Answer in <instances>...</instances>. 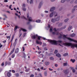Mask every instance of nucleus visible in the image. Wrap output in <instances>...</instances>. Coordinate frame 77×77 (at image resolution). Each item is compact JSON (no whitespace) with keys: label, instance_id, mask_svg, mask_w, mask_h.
Segmentation results:
<instances>
[{"label":"nucleus","instance_id":"f257e3e1","mask_svg":"<svg viewBox=\"0 0 77 77\" xmlns=\"http://www.w3.org/2000/svg\"><path fill=\"white\" fill-rule=\"evenodd\" d=\"M54 30L55 32V33L54 32H52L53 35H55V34L57 35H60L61 37H62V36H63L64 38H66V39H68V40H69V41H73V42H75V43H77V41L76 40L71 38L67 37L65 35L62 34V32H61L60 33H59V32H58L57 30H56V28H54Z\"/></svg>","mask_w":77,"mask_h":77},{"label":"nucleus","instance_id":"f03ea898","mask_svg":"<svg viewBox=\"0 0 77 77\" xmlns=\"http://www.w3.org/2000/svg\"><path fill=\"white\" fill-rule=\"evenodd\" d=\"M63 45L64 46H68V47H71L72 48H74V47H76L77 49V44L72 43H62V41H60V46L63 47Z\"/></svg>","mask_w":77,"mask_h":77},{"label":"nucleus","instance_id":"7ed1b4c3","mask_svg":"<svg viewBox=\"0 0 77 77\" xmlns=\"http://www.w3.org/2000/svg\"><path fill=\"white\" fill-rule=\"evenodd\" d=\"M53 15H55V17H56V16H57V13L56 11H53L49 15V17H52Z\"/></svg>","mask_w":77,"mask_h":77},{"label":"nucleus","instance_id":"20e7f679","mask_svg":"<svg viewBox=\"0 0 77 77\" xmlns=\"http://www.w3.org/2000/svg\"><path fill=\"white\" fill-rule=\"evenodd\" d=\"M29 14H27V17L28 18V20L29 21H32V22H35V20H32V17H29Z\"/></svg>","mask_w":77,"mask_h":77},{"label":"nucleus","instance_id":"39448f33","mask_svg":"<svg viewBox=\"0 0 77 77\" xmlns=\"http://www.w3.org/2000/svg\"><path fill=\"white\" fill-rule=\"evenodd\" d=\"M56 17H57L56 18H55V20L56 21H58L59 20V19L60 18V16H58L57 14V16H56Z\"/></svg>","mask_w":77,"mask_h":77},{"label":"nucleus","instance_id":"423d86ee","mask_svg":"<svg viewBox=\"0 0 77 77\" xmlns=\"http://www.w3.org/2000/svg\"><path fill=\"white\" fill-rule=\"evenodd\" d=\"M36 42L37 44H39L40 45L42 44V42H39L38 40H36Z\"/></svg>","mask_w":77,"mask_h":77},{"label":"nucleus","instance_id":"0eeeda50","mask_svg":"<svg viewBox=\"0 0 77 77\" xmlns=\"http://www.w3.org/2000/svg\"><path fill=\"white\" fill-rule=\"evenodd\" d=\"M56 8L54 7H52L50 9V12H53V11H54V10H55V9Z\"/></svg>","mask_w":77,"mask_h":77},{"label":"nucleus","instance_id":"6e6552de","mask_svg":"<svg viewBox=\"0 0 77 77\" xmlns=\"http://www.w3.org/2000/svg\"><path fill=\"white\" fill-rule=\"evenodd\" d=\"M21 30H22V31H23V32H26V31H27V30L21 28L19 31V32H21Z\"/></svg>","mask_w":77,"mask_h":77},{"label":"nucleus","instance_id":"1a4fd4ad","mask_svg":"<svg viewBox=\"0 0 77 77\" xmlns=\"http://www.w3.org/2000/svg\"><path fill=\"white\" fill-rule=\"evenodd\" d=\"M69 0H61V3H63L65 2H68Z\"/></svg>","mask_w":77,"mask_h":77},{"label":"nucleus","instance_id":"9d476101","mask_svg":"<svg viewBox=\"0 0 77 77\" xmlns=\"http://www.w3.org/2000/svg\"><path fill=\"white\" fill-rule=\"evenodd\" d=\"M51 21L52 23H55L56 22V19H55V18H53L51 19Z\"/></svg>","mask_w":77,"mask_h":77},{"label":"nucleus","instance_id":"9b49d317","mask_svg":"<svg viewBox=\"0 0 77 77\" xmlns=\"http://www.w3.org/2000/svg\"><path fill=\"white\" fill-rule=\"evenodd\" d=\"M75 36V34L74 33H73L70 35V36H71V37H73Z\"/></svg>","mask_w":77,"mask_h":77},{"label":"nucleus","instance_id":"f8f14e48","mask_svg":"<svg viewBox=\"0 0 77 77\" xmlns=\"http://www.w3.org/2000/svg\"><path fill=\"white\" fill-rule=\"evenodd\" d=\"M36 35H35L32 36V39H36Z\"/></svg>","mask_w":77,"mask_h":77},{"label":"nucleus","instance_id":"ddd939ff","mask_svg":"<svg viewBox=\"0 0 77 77\" xmlns=\"http://www.w3.org/2000/svg\"><path fill=\"white\" fill-rule=\"evenodd\" d=\"M56 56H57V57H61V55H60V54L58 53L56 54Z\"/></svg>","mask_w":77,"mask_h":77},{"label":"nucleus","instance_id":"4468645a","mask_svg":"<svg viewBox=\"0 0 77 77\" xmlns=\"http://www.w3.org/2000/svg\"><path fill=\"white\" fill-rule=\"evenodd\" d=\"M14 50H15V48H13L12 49V51H11V52L9 54L10 55H11L12 53H13L14 52Z\"/></svg>","mask_w":77,"mask_h":77},{"label":"nucleus","instance_id":"2eb2a0df","mask_svg":"<svg viewBox=\"0 0 77 77\" xmlns=\"http://www.w3.org/2000/svg\"><path fill=\"white\" fill-rule=\"evenodd\" d=\"M64 72L65 74H68L69 72V70L68 69H67L65 71H64Z\"/></svg>","mask_w":77,"mask_h":77},{"label":"nucleus","instance_id":"dca6fc26","mask_svg":"<svg viewBox=\"0 0 77 77\" xmlns=\"http://www.w3.org/2000/svg\"><path fill=\"white\" fill-rule=\"evenodd\" d=\"M18 50H19L18 48H17L15 51V53H18Z\"/></svg>","mask_w":77,"mask_h":77},{"label":"nucleus","instance_id":"f3484780","mask_svg":"<svg viewBox=\"0 0 77 77\" xmlns=\"http://www.w3.org/2000/svg\"><path fill=\"white\" fill-rule=\"evenodd\" d=\"M44 75L45 76L47 77V72L46 71L45 72H44Z\"/></svg>","mask_w":77,"mask_h":77},{"label":"nucleus","instance_id":"a211bd4d","mask_svg":"<svg viewBox=\"0 0 77 77\" xmlns=\"http://www.w3.org/2000/svg\"><path fill=\"white\" fill-rule=\"evenodd\" d=\"M36 37L38 38V40H40V39H41V36H38L37 35H36Z\"/></svg>","mask_w":77,"mask_h":77},{"label":"nucleus","instance_id":"6ab92c4d","mask_svg":"<svg viewBox=\"0 0 77 77\" xmlns=\"http://www.w3.org/2000/svg\"><path fill=\"white\" fill-rule=\"evenodd\" d=\"M72 26H69L68 28V30L69 31L70 30H71V29H72Z\"/></svg>","mask_w":77,"mask_h":77},{"label":"nucleus","instance_id":"aec40b11","mask_svg":"<svg viewBox=\"0 0 77 77\" xmlns=\"http://www.w3.org/2000/svg\"><path fill=\"white\" fill-rule=\"evenodd\" d=\"M70 60L71 62H72V63H74L75 61V60L74 59H71Z\"/></svg>","mask_w":77,"mask_h":77},{"label":"nucleus","instance_id":"412c9836","mask_svg":"<svg viewBox=\"0 0 77 77\" xmlns=\"http://www.w3.org/2000/svg\"><path fill=\"white\" fill-rule=\"evenodd\" d=\"M68 55V53H65L63 54V56L64 57L67 56Z\"/></svg>","mask_w":77,"mask_h":77},{"label":"nucleus","instance_id":"4be33fe9","mask_svg":"<svg viewBox=\"0 0 77 77\" xmlns=\"http://www.w3.org/2000/svg\"><path fill=\"white\" fill-rule=\"evenodd\" d=\"M49 64H50V63L49 62H47L45 63V65H46V66H48Z\"/></svg>","mask_w":77,"mask_h":77},{"label":"nucleus","instance_id":"5701e85b","mask_svg":"<svg viewBox=\"0 0 77 77\" xmlns=\"http://www.w3.org/2000/svg\"><path fill=\"white\" fill-rule=\"evenodd\" d=\"M21 18H23V19H25V20H27V18H26V17H25L23 16H22Z\"/></svg>","mask_w":77,"mask_h":77},{"label":"nucleus","instance_id":"b1692460","mask_svg":"<svg viewBox=\"0 0 77 77\" xmlns=\"http://www.w3.org/2000/svg\"><path fill=\"white\" fill-rule=\"evenodd\" d=\"M66 26H64L63 27H62L60 29V30H62V29H65L66 28Z\"/></svg>","mask_w":77,"mask_h":77},{"label":"nucleus","instance_id":"393cba45","mask_svg":"<svg viewBox=\"0 0 77 77\" xmlns=\"http://www.w3.org/2000/svg\"><path fill=\"white\" fill-rule=\"evenodd\" d=\"M7 75L9 77H11V73H10V72H8Z\"/></svg>","mask_w":77,"mask_h":77},{"label":"nucleus","instance_id":"a878e982","mask_svg":"<svg viewBox=\"0 0 77 77\" xmlns=\"http://www.w3.org/2000/svg\"><path fill=\"white\" fill-rule=\"evenodd\" d=\"M35 22H36V23H40V22H41V20H37L35 21Z\"/></svg>","mask_w":77,"mask_h":77},{"label":"nucleus","instance_id":"bb28decb","mask_svg":"<svg viewBox=\"0 0 77 77\" xmlns=\"http://www.w3.org/2000/svg\"><path fill=\"white\" fill-rule=\"evenodd\" d=\"M22 10L23 11H26V8L24 7H23L22 8Z\"/></svg>","mask_w":77,"mask_h":77},{"label":"nucleus","instance_id":"cd10ccee","mask_svg":"<svg viewBox=\"0 0 77 77\" xmlns=\"http://www.w3.org/2000/svg\"><path fill=\"white\" fill-rule=\"evenodd\" d=\"M68 20H69V19H68V18L65 19L64 20V22H65V23H66V22H67V21H68Z\"/></svg>","mask_w":77,"mask_h":77},{"label":"nucleus","instance_id":"c85d7f7f","mask_svg":"<svg viewBox=\"0 0 77 77\" xmlns=\"http://www.w3.org/2000/svg\"><path fill=\"white\" fill-rule=\"evenodd\" d=\"M15 15L16 16H17V17H18L19 18H20V15H18V14L15 13Z\"/></svg>","mask_w":77,"mask_h":77},{"label":"nucleus","instance_id":"c756f323","mask_svg":"<svg viewBox=\"0 0 77 77\" xmlns=\"http://www.w3.org/2000/svg\"><path fill=\"white\" fill-rule=\"evenodd\" d=\"M48 28H50V24L48 25V26H47L46 27V29H48Z\"/></svg>","mask_w":77,"mask_h":77},{"label":"nucleus","instance_id":"7c9ffc66","mask_svg":"<svg viewBox=\"0 0 77 77\" xmlns=\"http://www.w3.org/2000/svg\"><path fill=\"white\" fill-rule=\"evenodd\" d=\"M38 77H42V75L41 74V73H39L38 75Z\"/></svg>","mask_w":77,"mask_h":77},{"label":"nucleus","instance_id":"2f4dec72","mask_svg":"<svg viewBox=\"0 0 77 77\" xmlns=\"http://www.w3.org/2000/svg\"><path fill=\"white\" fill-rule=\"evenodd\" d=\"M23 57H26V54H25V53H23Z\"/></svg>","mask_w":77,"mask_h":77},{"label":"nucleus","instance_id":"473e14b6","mask_svg":"<svg viewBox=\"0 0 77 77\" xmlns=\"http://www.w3.org/2000/svg\"><path fill=\"white\" fill-rule=\"evenodd\" d=\"M50 59L51 60H54V58H53V57H50Z\"/></svg>","mask_w":77,"mask_h":77},{"label":"nucleus","instance_id":"72a5a7b5","mask_svg":"<svg viewBox=\"0 0 77 77\" xmlns=\"http://www.w3.org/2000/svg\"><path fill=\"white\" fill-rule=\"evenodd\" d=\"M50 32H52V31H53V27H51V28L50 29Z\"/></svg>","mask_w":77,"mask_h":77},{"label":"nucleus","instance_id":"f704fd0d","mask_svg":"<svg viewBox=\"0 0 77 77\" xmlns=\"http://www.w3.org/2000/svg\"><path fill=\"white\" fill-rule=\"evenodd\" d=\"M43 56L44 55L42 54H41L39 55V57H43Z\"/></svg>","mask_w":77,"mask_h":77},{"label":"nucleus","instance_id":"c9c22d12","mask_svg":"<svg viewBox=\"0 0 77 77\" xmlns=\"http://www.w3.org/2000/svg\"><path fill=\"white\" fill-rule=\"evenodd\" d=\"M41 5H42V4L41 3H40L39 6H38V8H40L41 7Z\"/></svg>","mask_w":77,"mask_h":77},{"label":"nucleus","instance_id":"e433bc0d","mask_svg":"<svg viewBox=\"0 0 77 77\" xmlns=\"http://www.w3.org/2000/svg\"><path fill=\"white\" fill-rule=\"evenodd\" d=\"M18 28V26H16L15 27L14 29V30L15 31L17 29V28Z\"/></svg>","mask_w":77,"mask_h":77},{"label":"nucleus","instance_id":"4c0bfd02","mask_svg":"<svg viewBox=\"0 0 77 77\" xmlns=\"http://www.w3.org/2000/svg\"><path fill=\"white\" fill-rule=\"evenodd\" d=\"M16 77H19V74L17 73L15 74Z\"/></svg>","mask_w":77,"mask_h":77},{"label":"nucleus","instance_id":"58836bf2","mask_svg":"<svg viewBox=\"0 0 77 77\" xmlns=\"http://www.w3.org/2000/svg\"><path fill=\"white\" fill-rule=\"evenodd\" d=\"M67 65V63H63V66H66Z\"/></svg>","mask_w":77,"mask_h":77},{"label":"nucleus","instance_id":"ea45409f","mask_svg":"<svg viewBox=\"0 0 77 77\" xmlns=\"http://www.w3.org/2000/svg\"><path fill=\"white\" fill-rule=\"evenodd\" d=\"M57 52H58L57 50H56L55 51L54 53H55V54H56L57 53Z\"/></svg>","mask_w":77,"mask_h":77},{"label":"nucleus","instance_id":"a19ab883","mask_svg":"<svg viewBox=\"0 0 77 77\" xmlns=\"http://www.w3.org/2000/svg\"><path fill=\"white\" fill-rule=\"evenodd\" d=\"M72 71L74 73V72H75V70L74 69H72Z\"/></svg>","mask_w":77,"mask_h":77},{"label":"nucleus","instance_id":"79ce46f5","mask_svg":"<svg viewBox=\"0 0 77 77\" xmlns=\"http://www.w3.org/2000/svg\"><path fill=\"white\" fill-rule=\"evenodd\" d=\"M30 69H26V72H28V71H29Z\"/></svg>","mask_w":77,"mask_h":77},{"label":"nucleus","instance_id":"37998d69","mask_svg":"<svg viewBox=\"0 0 77 77\" xmlns=\"http://www.w3.org/2000/svg\"><path fill=\"white\" fill-rule=\"evenodd\" d=\"M75 8H73V9H72V12H74V11H75Z\"/></svg>","mask_w":77,"mask_h":77},{"label":"nucleus","instance_id":"c03bdc74","mask_svg":"<svg viewBox=\"0 0 77 77\" xmlns=\"http://www.w3.org/2000/svg\"><path fill=\"white\" fill-rule=\"evenodd\" d=\"M30 3L31 4H32L33 3L32 0H30Z\"/></svg>","mask_w":77,"mask_h":77},{"label":"nucleus","instance_id":"a18cd8bd","mask_svg":"<svg viewBox=\"0 0 77 77\" xmlns=\"http://www.w3.org/2000/svg\"><path fill=\"white\" fill-rule=\"evenodd\" d=\"M44 50H48V49H47V48H44Z\"/></svg>","mask_w":77,"mask_h":77},{"label":"nucleus","instance_id":"49530a36","mask_svg":"<svg viewBox=\"0 0 77 77\" xmlns=\"http://www.w3.org/2000/svg\"><path fill=\"white\" fill-rule=\"evenodd\" d=\"M8 64V62L7 61H6L5 63V66H6V65H7Z\"/></svg>","mask_w":77,"mask_h":77},{"label":"nucleus","instance_id":"de8ad7c7","mask_svg":"<svg viewBox=\"0 0 77 77\" xmlns=\"http://www.w3.org/2000/svg\"><path fill=\"white\" fill-rule=\"evenodd\" d=\"M22 48H23V51H24V50H25V49L24 48V47H23Z\"/></svg>","mask_w":77,"mask_h":77},{"label":"nucleus","instance_id":"09e8293b","mask_svg":"<svg viewBox=\"0 0 77 77\" xmlns=\"http://www.w3.org/2000/svg\"><path fill=\"white\" fill-rule=\"evenodd\" d=\"M12 7V5H11L10 6H9V9H11Z\"/></svg>","mask_w":77,"mask_h":77},{"label":"nucleus","instance_id":"8fccbe9b","mask_svg":"<svg viewBox=\"0 0 77 77\" xmlns=\"http://www.w3.org/2000/svg\"><path fill=\"white\" fill-rule=\"evenodd\" d=\"M12 72H13V73H15V70H12Z\"/></svg>","mask_w":77,"mask_h":77},{"label":"nucleus","instance_id":"3c124183","mask_svg":"<svg viewBox=\"0 0 77 77\" xmlns=\"http://www.w3.org/2000/svg\"><path fill=\"white\" fill-rule=\"evenodd\" d=\"M14 57H15V55L14 54L12 55V58H14Z\"/></svg>","mask_w":77,"mask_h":77},{"label":"nucleus","instance_id":"603ef678","mask_svg":"<svg viewBox=\"0 0 77 77\" xmlns=\"http://www.w3.org/2000/svg\"><path fill=\"white\" fill-rule=\"evenodd\" d=\"M55 66L56 67H57L58 65H57V64H55Z\"/></svg>","mask_w":77,"mask_h":77},{"label":"nucleus","instance_id":"864d4df0","mask_svg":"<svg viewBox=\"0 0 77 77\" xmlns=\"http://www.w3.org/2000/svg\"><path fill=\"white\" fill-rule=\"evenodd\" d=\"M36 70H37V71H40V69L39 68L36 69Z\"/></svg>","mask_w":77,"mask_h":77},{"label":"nucleus","instance_id":"5fc2aeb1","mask_svg":"<svg viewBox=\"0 0 77 77\" xmlns=\"http://www.w3.org/2000/svg\"><path fill=\"white\" fill-rule=\"evenodd\" d=\"M11 62H8V65H11Z\"/></svg>","mask_w":77,"mask_h":77},{"label":"nucleus","instance_id":"6e6d98bb","mask_svg":"<svg viewBox=\"0 0 77 77\" xmlns=\"http://www.w3.org/2000/svg\"><path fill=\"white\" fill-rule=\"evenodd\" d=\"M34 77V75L33 74H32L31 75L30 77Z\"/></svg>","mask_w":77,"mask_h":77},{"label":"nucleus","instance_id":"4d7b16f0","mask_svg":"<svg viewBox=\"0 0 77 77\" xmlns=\"http://www.w3.org/2000/svg\"><path fill=\"white\" fill-rule=\"evenodd\" d=\"M45 13H48V11H45Z\"/></svg>","mask_w":77,"mask_h":77},{"label":"nucleus","instance_id":"13d9d810","mask_svg":"<svg viewBox=\"0 0 77 77\" xmlns=\"http://www.w3.org/2000/svg\"><path fill=\"white\" fill-rule=\"evenodd\" d=\"M62 23H60L59 24V26H62Z\"/></svg>","mask_w":77,"mask_h":77},{"label":"nucleus","instance_id":"bf43d9fd","mask_svg":"<svg viewBox=\"0 0 77 77\" xmlns=\"http://www.w3.org/2000/svg\"><path fill=\"white\" fill-rule=\"evenodd\" d=\"M8 2V0H4V2Z\"/></svg>","mask_w":77,"mask_h":77},{"label":"nucleus","instance_id":"052dcab7","mask_svg":"<svg viewBox=\"0 0 77 77\" xmlns=\"http://www.w3.org/2000/svg\"><path fill=\"white\" fill-rule=\"evenodd\" d=\"M41 15L42 17H44V14H41Z\"/></svg>","mask_w":77,"mask_h":77},{"label":"nucleus","instance_id":"680f3d73","mask_svg":"<svg viewBox=\"0 0 77 77\" xmlns=\"http://www.w3.org/2000/svg\"><path fill=\"white\" fill-rule=\"evenodd\" d=\"M3 43H6V40H5L3 41Z\"/></svg>","mask_w":77,"mask_h":77},{"label":"nucleus","instance_id":"e2e57ef3","mask_svg":"<svg viewBox=\"0 0 77 77\" xmlns=\"http://www.w3.org/2000/svg\"><path fill=\"white\" fill-rule=\"evenodd\" d=\"M49 69L50 71H53V69H51V68H49Z\"/></svg>","mask_w":77,"mask_h":77},{"label":"nucleus","instance_id":"0e129e2a","mask_svg":"<svg viewBox=\"0 0 77 77\" xmlns=\"http://www.w3.org/2000/svg\"><path fill=\"white\" fill-rule=\"evenodd\" d=\"M25 4H23V5L22 6L23 7H25Z\"/></svg>","mask_w":77,"mask_h":77},{"label":"nucleus","instance_id":"69168bd1","mask_svg":"<svg viewBox=\"0 0 77 77\" xmlns=\"http://www.w3.org/2000/svg\"><path fill=\"white\" fill-rule=\"evenodd\" d=\"M1 65L2 66H4V63H2Z\"/></svg>","mask_w":77,"mask_h":77},{"label":"nucleus","instance_id":"338daca9","mask_svg":"<svg viewBox=\"0 0 77 77\" xmlns=\"http://www.w3.org/2000/svg\"><path fill=\"white\" fill-rule=\"evenodd\" d=\"M38 54H40V53H41V51H38Z\"/></svg>","mask_w":77,"mask_h":77},{"label":"nucleus","instance_id":"774afa93","mask_svg":"<svg viewBox=\"0 0 77 77\" xmlns=\"http://www.w3.org/2000/svg\"><path fill=\"white\" fill-rule=\"evenodd\" d=\"M74 8H77V5H76L74 6Z\"/></svg>","mask_w":77,"mask_h":77}]
</instances>
